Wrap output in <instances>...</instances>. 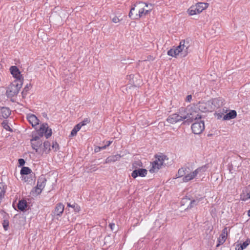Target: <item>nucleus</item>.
<instances>
[{
	"instance_id": "nucleus-1",
	"label": "nucleus",
	"mask_w": 250,
	"mask_h": 250,
	"mask_svg": "<svg viewBox=\"0 0 250 250\" xmlns=\"http://www.w3.org/2000/svg\"><path fill=\"white\" fill-rule=\"evenodd\" d=\"M184 115L185 117V122L188 123V124L194 120L201 118L198 110H197L196 106L194 105L188 107L187 108H185Z\"/></svg>"
},
{
	"instance_id": "nucleus-2",
	"label": "nucleus",
	"mask_w": 250,
	"mask_h": 250,
	"mask_svg": "<svg viewBox=\"0 0 250 250\" xmlns=\"http://www.w3.org/2000/svg\"><path fill=\"white\" fill-rule=\"evenodd\" d=\"M23 82L18 80H14L7 87L6 95L9 98H11L16 95L22 86Z\"/></svg>"
},
{
	"instance_id": "nucleus-3",
	"label": "nucleus",
	"mask_w": 250,
	"mask_h": 250,
	"mask_svg": "<svg viewBox=\"0 0 250 250\" xmlns=\"http://www.w3.org/2000/svg\"><path fill=\"white\" fill-rule=\"evenodd\" d=\"M184 107L180 108L178 113L169 115L167 118V121L171 124H174L179 122L185 121V117L184 115Z\"/></svg>"
},
{
	"instance_id": "nucleus-4",
	"label": "nucleus",
	"mask_w": 250,
	"mask_h": 250,
	"mask_svg": "<svg viewBox=\"0 0 250 250\" xmlns=\"http://www.w3.org/2000/svg\"><path fill=\"white\" fill-rule=\"evenodd\" d=\"M207 166L205 165L200 167L190 173H187L185 176L183 177L182 181L184 182H188L193 179L197 174L201 172H204L206 170Z\"/></svg>"
},
{
	"instance_id": "nucleus-5",
	"label": "nucleus",
	"mask_w": 250,
	"mask_h": 250,
	"mask_svg": "<svg viewBox=\"0 0 250 250\" xmlns=\"http://www.w3.org/2000/svg\"><path fill=\"white\" fill-rule=\"evenodd\" d=\"M189 45L188 42L185 40H182L179 43V45L177 46L178 50H179V54L181 57H185L187 56L188 53V49Z\"/></svg>"
},
{
	"instance_id": "nucleus-6",
	"label": "nucleus",
	"mask_w": 250,
	"mask_h": 250,
	"mask_svg": "<svg viewBox=\"0 0 250 250\" xmlns=\"http://www.w3.org/2000/svg\"><path fill=\"white\" fill-rule=\"evenodd\" d=\"M204 122L202 121L196 122L191 125L192 132L195 134H201L204 130Z\"/></svg>"
},
{
	"instance_id": "nucleus-7",
	"label": "nucleus",
	"mask_w": 250,
	"mask_h": 250,
	"mask_svg": "<svg viewBox=\"0 0 250 250\" xmlns=\"http://www.w3.org/2000/svg\"><path fill=\"white\" fill-rule=\"evenodd\" d=\"M229 231V229L228 230L227 227H225L222 231V233L220 235L219 237L217 240V244L216 245V247H219L221 245H222L225 242L228 232Z\"/></svg>"
},
{
	"instance_id": "nucleus-8",
	"label": "nucleus",
	"mask_w": 250,
	"mask_h": 250,
	"mask_svg": "<svg viewBox=\"0 0 250 250\" xmlns=\"http://www.w3.org/2000/svg\"><path fill=\"white\" fill-rule=\"evenodd\" d=\"M10 70L11 74L16 79L15 80H18L23 82V78L21 74L19 69L16 66H12Z\"/></svg>"
},
{
	"instance_id": "nucleus-9",
	"label": "nucleus",
	"mask_w": 250,
	"mask_h": 250,
	"mask_svg": "<svg viewBox=\"0 0 250 250\" xmlns=\"http://www.w3.org/2000/svg\"><path fill=\"white\" fill-rule=\"evenodd\" d=\"M149 6L151 8L149 9H146L145 7L140 8L138 12L139 14H136L134 19L136 20L139 19L140 18L148 14L151 11L153 8L152 4H150Z\"/></svg>"
},
{
	"instance_id": "nucleus-10",
	"label": "nucleus",
	"mask_w": 250,
	"mask_h": 250,
	"mask_svg": "<svg viewBox=\"0 0 250 250\" xmlns=\"http://www.w3.org/2000/svg\"><path fill=\"white\" fill-rule=\"evenodd\" d=\"M46 181V180L44 177H41L38 179L36 188L35 189V191L38 194H39L42 192V190L45 186Z\"/></svg>"
},
{
	"instance_id": "nucleus-11",
	"label": "nucleus",
	"mask_w": 250,
	"mask_h": 250,
	"mask_svg": "<svg viewBox=\"0 0 250 250\" xmlns=\"http://www.w3.org/2000/svg\"><path fill=\"white\" fill-rule=\"evenodd\" d=\"M11 111L9 107L0 106V119H7L10 115Z\"/></svg>"
},
{
	"instance_id": "nucleus-12",
	"label": "nucleus",
	"mask_w": 250,
	"mask_h": 250,
	"mask_svg": "<svg viewBox=\"0 0 250 250\" xmlns=\"http://www.w3.org/2000/svg\"><path fill=\"white\" fill-rule=\"evenodd\" d=\"M147 171L144 168H138L135 169L131 173V176L133 178H136L138 176L140 177H145L147 174Z\"/></svg>"
},
{
	"instance_id": "nucleus-13",
	"label": "nucleus",
	"mask_w": 250,
	"mask_h": 250,
	"mask_svg": "<svg viewBox=\"0 0 250 250\" xmlns=\"http://www.w3.org/2000/svg\"><path fill=\"white\" fill-rule=\"evenodd\" d=\"M26 118L33 127L39 124L40 120L34 114H27Z\"/></svg>"
},
{
	"instance_id": "nucleus-14",
	"label": "nucleus",
	"mask_w": 250,
	"mask_h": 250,
	"mask_svg": "<svg viewBox=\"0 0 250 250\" xmlns=\"http://www.w3.org/2000/svg\"><path fill=\"white\" fill-rule=\"evenodd\" d=\"M64 206L62 203H58L56 205L55 209L52 212L54 215L61 216L63 212Z\"/></svg>"
},
{
	"instance_id": "nucleus-15",
	"label": "nucleus",
	"mask_w": 250,
	"mask_h": 250,
	"mask_svg": "<svg viewBox=\"0 0 250 250\" xmlns=\"http://www.w3.org/2000/svg\"><path fill=\"white\" fill-rule=\"evenodd\" d=\"M162 163H159L158 161H155L152 163V167L149 169V171L150 173H154L160 169L162 167Z\"/></svg>"
},
{
	"instance_id": "nucleus-16",
	"label": "nucleus",
	"mask_w": 250,
	"mask_h": 250,
	"mask_svg": "<svg viewBox=\"0 0 250 250\" xmlns=\"http://www.w3.org/2000/svg\"><path fill=\"white\" fill-rule=\"evenodd\" d=\"M237 116V113L235 110H232L227 113L223 117V120H229L235 118Z\"/></svg>"
},
{
	"instance_id": "nucleus-17",
	"label": "nucleus",
	"mask_w": 250,
	"mask_h": 250,
	"mask_svg": "<svg viewBox=\"0 0 250 250\" xmlns=\"http://www.w3.org/2000/svg\"><path fill=\"white\" fill-rule=\"evenodd\" d=\"M194 106H196V109L198 111H201V112H205L208 110L207 104L205 103L199 102Z\"/></svg>"
},
{
	"instance_id": "nucleus-18",
	"label": "nucleus",
	"mask_w": 250,
	"mask_h": 250,
	"mask_svg": "<svg viewBox=\"0 0 250 250\" xmlns=\"http://www.w3.org/2000/svg\"><path fill=\"white\" fill-rule=\"evenodd\" d=\"M121 157L122 156L119 154H116L114 155L109 156L105 159V163L115 162L119 160Z\"/></svg>"
},
{
	"instance_id": "nucleus-19",
	"label": "nucleus",
	"mask_w": 250,
	"mask_h": 250,
	"mask_svg": "<svg viewBox=\"0 0 250 250\" xmlns=\"http://www.w3.org/2000/svg\"><path fill=\"white\" fill-rule=\"evenodd\" d=\"M189 169L188 167H182L179 169L177 174L176 175V178L184 177L188 172L187 169Z\"/></svg>"
},
{
	"instance_id": "nucleus-20",
	"label": "nucleus",
	"mask_w": 250,
	"mask_h": 250,
	"mask_svg": "<svg viewBox=\"0 0 250 250\" xmlns=\"http://www.w3.org/2000/svg\"><path fill=\"white\" fill-rule=\"evenodd\" d=\"M179 54V50H178L177 46L171 48L167 51V55L173 57H176Z\"/></svg>"
},
{
	"instance_id": "nucleus-21",
	"label": "nucleus",
	"mask_w": 250,
	"mask_h": 250,
	"mask_svg": "<svg viewBox=\"0 0 250 250\" xmlns=\"http://www.w3.org/2000/svg\"><path fill=\"white\" fill-rule=\"evenodd\" d=\"M48 127V124L47 123L42 124L39 129L38 130V132L39 134H40V136H43L44 133H45V131Z\"/></svg>"
},
{
	"instance_id": "nucleus-22",
	"label": "nucleus",
	"mask_w": 250,
	"mask_h": 250,
	"mask_svg": "<svg viewBox=\"0 0 250 250\" xmlns=\"http://www.w3.org/2000/svg\"><path fill=\"white\" fill-rule=\"evenodd\" d=\"M31 143L32 148L35 149L36 152L40 153L39 149L42 145V141H36Z\"/></svg>"
},
{
	"instance_id": "nucleus-23",
	"label": "nucleus",
	"mask_w": 250,
	"mask_h": 250,
	"mask_svg": "<svg viewBox=\"0 0 250 250\" xmlns=\"http://www.w3.org/2000/svg\"><path fill=\"white\" fill-rule=\"evenodd\" d=\"M208 5V3H207L199 2L196 5L195 7L197 8V10H198V12L201 13L203 10L207 8Z\"/></svg>"
},
{
	"instance_id": "nucleus-24",
	"label": "nucleus",
	"mask_w": 250,
	"mask_h": 250,
	"mask_svg": "<svg viewBox=\"0 0 250 250\" xmlns=\"http://www.w3.org/2000/svg\"><path fill=\"white\" fill-rule=\"evenodd\" d=\"M31 172L32 170L29 167H23L21 170L20 173L22 176V178H23L24 175H27L31 173Z\"/></svg>"
},
{
	"instance_id": "nucleus-25",
	"label": "nucleus",
	"mask_w": 250,
	"mask_h": 250,
	"mask_svg": "<svg viewBox=\"0 0 250 250\" xmlns=\"http://www.w3.org/2000/svg\"><path fill=\"white\" fill-rule=\"evenodd\" d=\"M27 207V202L25 200H21L18 204V208L19 210L23 211Z\"/></svg>"
},
{
	"instance_id": "nucleus-26",
	"label": "nucleus",
	"mask_w": 250,
	"mask_h": 250,
	"mask_svg": "<svg viewBox=\"0 0 250 250\" xmlns=\"http://www.w3.org/2000/svg\"><path fill=\"white\" fill-rule=\"evenodd\" d=\"M2 126L7 131L10 132H13L12 129L10 127L9 125V123L7 120H4L1 123Z\"/></svg>"
},
{
	"instance_id": "nucleus-27",
	"label": "nucleus",
	"mask_w": 250,
	"mask_h": 250,
	"mask_svg": "<svg viewBox=\"0 0 250 250\" xmlns=\"http://www.w3.org/2000/svg\"><path fill=\"white\" fill-rule=\"evenodd\" d=\"M43 151L47 153L50 150V143L48 141H45L43 145Z\"/></svg>"
},
{
	"instance_id": "nucleus-28",
	"label": "nucleus",
	"mask_w": 250,
	"mask_h": 250,
	"mask_svg": "<svg viewBox=\"0 0 250 250\" xmlns=\"http://www.w3.org/2000/svg\"><path fill=\"white\" fill-rule=\"evenodd\" d=\"M81 126L80 125V124H78L76 125L73 129L72 130L70 134L71 136H74L77 134V133L78 131L81 129Z\"/></svg>"
},
{
	"instance_id": "nucleus-29",
	"label": "nucleus",
	"mask_w": 250,
	"mask_h": 250,
	"mask_svg": "<svg viewBox=\"0 0 250 250\" xmlns=\"http://www.w3.org/2000/svg\"><path fill=\"white\" fill-rule=\"evenodd\" d=\"M199 199L192 200L190 201L189 205L188 206L187 209H190L196 206L199 203Z\"/></svg>"
},
{
	"instance_id": "nucleus-30",
	"label": "nucleus",
	"mask_w": 250,
	"mask_h": 250,
	"mask_svg": "<svg viewBox=\"0 0 250 250\" xmlns=\"http://www.w3.org/2000/svg\"><path fill=\"white\" fill-rule=\"evenodd\" d=\"M197 9H198L195 6L191 7L188 10V14L190 15H194L200 13L198 12V10L197 11Z\"/></svg>"
},
{
	"instance_id": "nucleus-31",
	"label": "nucleus",
	"mask_w": 250,
	"mask_h": 250,
	"mask_svg": "<svg viewBox=\"0 0 250 250\" xmlns=\"http://www.w3.org/2000/svg\"><path fill=\"white\" fill-rule=\"evenodd\" d=\"M156 159L155 161H158V162L159 163L161 162L162 166L163 165L164 161H165V160L167 159V156L165 155H161L156 156Z\"/></svg>"
},
{
	"instance_id": "nucleus-32",
	"label": "nucleus",
	"mask_w": 250,
	"mask_h": 250,
	"mask_svg": "<svg viewBox=\"0 0 250 250\" xmlns=\"http://www.w3.org/2000/svg\"><path fill=\"white\" fill-rule=\"evenodd\" d=\"M67 207L72 208L76 212H79L80 210V207L77 204L74 203L73 205H71L70 203H67Z\"/></svg>"
},
{
	"instance_id": "nucleus-33",
	"label": "nucleus",
	"mask_w": 250,
	"mask_h": 250,
	"mask_svg": "<svg viewBox=\"0 0 250 250\" xmlns=\"http://www.w3.org/2000/svg\"><path fill=\"white\" fill-rule=\"evenodd\" d=\"M250 243V240L249 239H247L246 241L244 242L240 246V250H243L244 249L246 248Z\"/></svg>"
},
{
	"instance_id": "nucleus-34",
	"label": "nucleus",
	"mask_w": 250,
	"mask_h": 250,
	"mask_svg": "<svg viewBox=\"0 0 250 250\" xmlns=\"http://www.w3.org/2000/svg\"><path fill=\"white\" fill-rule=\"evenodd\" d=\"M52 135V130L51 128H49L48 127L47 129L45 131V133H44V135L45 137L47 139Z\"/></svg>"
},
{
	"instance_id": "nucleus-35",
	"label": "nucleus",
	"mask_w": 250,
	"mask_h": 250,
	"mask_svg": "<svg viewBox=\"0 0 250 250\" xmlns=\"http://www.w3.org/2000/svg\"><path fill=\"white\" fill-rule=\"evenodd\" d=\"M90 119L89 118H86L83 119V120L81 122L80 125L82 127V126L86 125L87 124L90 123Z\"/></svg>"
},
{
	"instance_id": "nucleus-36",
	"label": "nucleus",
	"mask_w": 250,
	"mask_h": 250,
	"mask_svg": "<svg viewBox=\"0 0 250 250\" xmlns=\"http://www.w3.org/2000/svg\"><path fill=\"white\" fill-rule=\"evenodd\" d=\"M42 136H40V134L38 133V135H35L33 137L32 139H31V142H36V141H42L40 140L41 137Z\"/></svg>"
},
{
	"instance_id": "nucleus-37",
	"label": "nucleus",
	"mask_w": 250,
	"mask_h": 250,
	"mask_svg": "<svg viewBox=\"0 0 250 250\" xmlns=\"http://www.w3.org/2000/svg\"><path fill=\"white\" fill-rule=\"evenodd\" d=\"M3 227L5 230H7L9 227V221L7 220H4L2 223Z\"/></svg>"
},
{
	"instance_id": "nucleus-38",
	"label": "nucleus",
	"mask_w": 250,
	"mask_h": 250,
	"mask_svg": "<svg viewBox=\"0 0 250 250\" xmlns=\"http://www.w3.org/2000/svg\"><path fill=\"white\" fill-rule=\"evenodd\" d=\"M52 148L54 149L55 151H57L59 148V144L56 142H53L52 146Z\"/></svg>"
},
{
	"instance_id": "nucleus-39",
	"label": "nucleus",
	"mask_w": 250,
	"mask_h": 250,
	"mask_svg": "<svg viewBox=\"0 0 250 250\" xmlns=\"http://www.w3.org/2000/svg\"><path fill=\"white\" fill-rule=\"evenodd\" d=\"M137 167H142V163L140 161H137L135 162L133 164V167L134 168H137Z\"/></svg>"
},
{
	"instance_id": "nucleus-40",
	"label": "nucleus",
	"mask_w": 250,
	"mask_h": 250,
	"mask_svg": "<svg viewBox=\"0 0 250 250\" xmlns=\"http://www.w3.org/2000/svg\"><path fill=\"white\" fill-rule=\"evenodd\" d=\"M242 198V200L246 201L249 199H250V191L247 193L246 195H244Z\"/></svg>"
},
{
	"instance_id": "nucleus-41",
	"label": "nucleus",
	"mask_w": 250,
	"mask_h": 250,
	"mask_svg": "<svg viewBox=\"0 0 250 250\" xmlns=\"http://www.w3.org/2000/svg\"><path fill=\"white\" fill-rule=\"evenodd\" d=\"M89 170L90 171V172H93V171H96L97 169V168L95 166V165H91L89 167Z\"/></svg>"
},
{
	"instance_id": "nucleus-42",
	"label": "nucleus",
	"mask_w": 250,
	"mask_h": 250,
	"mask_svg": "<svg viewBox=\"0 0 250 250\" xmlns=\"http://www.w3.org/2000/svg\"><path fill=\"white\" fill-rule=\"evenodd\" d=\"M135 5H134V6L132 7L130 9V11L129 13V14H128V16L129 18H131V19H134V18H132V15H133V13H132V11H134L135 10Z\"/></svg>"
},
{
	"instance_id": "nucleus-43",
	"label": "nucleus",
	"mask_w": 250,
	"mask_h": 250,
	"mask_svg": "<svg viewBox=\"0 0 250 250\" xmlns=\"http://www.w3.org/2000/svg\"><path fill=\"white\" fill-rule=\"evenodd\" d=\"M29 88V87L28 86V85H27L22 92V94L23 96H24V95H26L27 94V92L28 91Z\"/></svg>"
},
{
	"instance_id": "nucleus-44",
	"label": "nucleus",
	"mask_w": 250,
	"mask_h": 250,
	"mask_svg": "<svg viewBox=\"0 0 250 250\" xmlns=\"http://www.w3.org/2000/svg\"><path fill=\"white\" fill-rule=\"evenodd\" d=\"M18 162L20 166H23L25 164V161L23 159H19Z\"/></svg>"
},
{
	"instance_id": "nucleus-45",
	"label": "nucleus",
	"mask_w": 250,
	"mask_h": 250,
	"mask_svg": "<svg viewBox=\"0 0 250 250\" xmlns=\"http://www.w3.org/2000/svg\"><path fill=\"white\" fill-rule=\"evenodd\" d=\"M111 143H112V142H111V141H108V142H107V145H104V146H102V147H99V149H105L107 146H109L111 144Z\"/></svg>"
},
{
	"instance_id": "nucleus-46",
	"label": "nucleus",
	"mask_w": 250,
	"mask_h": 250,
	"mask_svg": "<svg viewBox=\"0 0 250 250\" xmlns=\"http://www.w3.org/2000/svg\"><path fill=\"white\" fill-rule=\"evenodd\" d=\"M112 21L114 23H118L120 21V20L117 17H114Z\"/></svg>"
},
{
	"instance_id": "nucleus-47",
	"label": "nucleus",
	"mask_w": 250,
	"mask_h": 250,
	"mask_svg": "<svg viewBox=\"0 0 250 250\" xmlns=\"http://www.w3.org/2000/svg\"><path fill=\"white\" fill-rule=\"evenodd\" d=\"M192 99V96L191 95H188L187 96L186 101L188 102H190Z\"/></svg>"
},
{
	"instance_id": "nucleus-48",
	"label": "nucleus",
	"mask_w": 250,
	"mask_h": 250,
	"mask_svg": "<svg viewBox=\"0 0 250 250\" xmlns=\"http://www.w3.org/2000/svg\"><path fill=\"white\" fill-rule=\"evenodd\" d=\"M139 3V4H144L145 5V6H146V8H147V9H149V8H151V7H150V6H149L150 4H147V3H143V2H140Z\"/></svg>"
},
{
	"instance_id": "nucleus-49",
	"label": "nucleus",
	"mask_w": 250,
	"mask_h": 250,
	"mask_svg": "<svg viewBox=\"0 0 250 250\" xmlns=\"http://www.w3.org/2000/svg\"><path fill=\"white\" fill-rule=\"evenodd\" d=\"M109 226L110 228L112 230H113V227L115 226V224L114 223H110L109 225Z\"/></svg>"
},
{
	"instance_id": "nucleus-50",
	"label": "nucleus",
	"mask_w": 250,
	"mask_h": 250,
	"mask_svg": "<svg viewBox=\"0 0 250 250\" xmlns=\"http://www.w3.org/2000/svg\"><path fill=\"white\" fill-rule=\"evenodd\" d=\"M154 58H153V56L149 55L147 57V60L148 61H151V60L153 61V60H154Z\"/></svg>"
},
{
	"instance_id": "nucleus-51",
	"label": "nucleus",
	"mask_w": 250,
	"mask_h": 250,
	"mask_svg": "<svg viewBox=\"0 0 250 250\" xmlns=\"http://www.w3.org/2000/svg\"><path fill=\"white\" fill-rule=\"evenodd\" d=\"M217 101H218V99H214L212 102L213 104H215V103H217Z\"/></svg>"
},
{
	"instance_id": "nucleus-52",
	"label": "nucleus",
	"mask_w": 250,
	"mask_h": 250,
	"mask_svg": "<svg viewBox=\"0 0 250 250\" xmlns=\"http://www.w3.org/2000/svg\"><path fill=\"white\" fill-rule=\"evenodd\" d=\"M100 150H101V149H99V147H98V148H95V152H98V151H100Z\"/></svg>"
},
{
	"instance_id": "nucleus-53",
	"label": "nucleus",
	"mask_w": 250,
	"mask_h": 250,
	"mask_svg": "<svg viewBox=\"0 0 250 250\" xmlns=\"http://www.w3.org/2000/svg\"><path fill=\"white\" fill-rule=\"evenodd\" d=\"M248 215L250 217V209L248 211Z\"/></svg>"
}]
</instances>
